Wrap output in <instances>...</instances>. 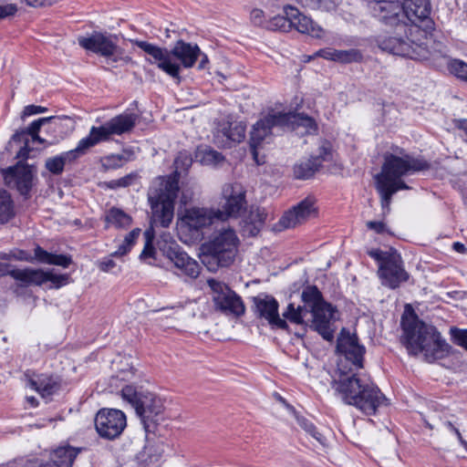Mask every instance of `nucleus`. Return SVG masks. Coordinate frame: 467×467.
<instances>
[{
    "instance_id": "obj_1",
    "label": "nucleus",
    "mask_w": 467,
    "mask_h": 467,
    "mask_svg": "<svg viewBox=\"0 0 467 467\" xmlns=\"http://www.w3.org/2000/svg\"><path fill=\"white\" fill-rule=\"evenodd\" d=\"M303 306L289 304L283 313L285 318L295 324H308L322 337L331 341L334 337L335 308L327 303L316 286H306L301 295Z\"/></svg>"
},
{
    "instance_id": "obj_2",
    "label": "nucleus",
    "mask_w": 467,
    "mask_h": 467,
    "mask_svg": "<svg viewBox=\"0 0 467 467\" xmlns=\"http://www.w3.org/2000/svg\"><path fill=\"white\" fill-rule=\"evenodd\" d=\"M343 361L338 364V377L332 382V389L348 404L357 407L367 415H373L377 410L386 404V398L379 389L368 379L361 378L356 373L344 370Z\"/></svg>"
},
{
    "instance_id": "obj_3",
    "label": "nucleus",
    "mask_w": 467,
    "mask_h": 467,
    "mask_svg": "<svg viewBox=\"0 0 467 467\" xmlns=\"http://www.w3.org/2000/svg\"><path fill=\"white\" fill-rule=\"evenodd\" d=\"M192 163V159L187 151L179 152L174 161L175 172L166 177H157L151 183L148 199L152 211V219L162 227H168L174 213V201L179 192L178 173L187 171Z\"/></svg>"
},
{
    "instance_id": "obj_4",
    "label": "nucleus",
    "mask_w": 467,
    "mask_h": 467,
    "mask_svg": "<svg viewBox=\"0 0 467 467\" xmlns=\"http://www.w3.org/2000/svg\"><path fill=\"white\" fill-rule=\"evenodd\" d=\"M130 42L143 50L148 57L145 60L173 78H180L181 65L185 68L192 67L198 60L201 49L197 44L177 40L171 50L147 41L134 39Z\"/></svg>"
},
{
    "instance_id": "obj_5",
    "label": "nucleus",
    "mask_w": 467,
    "mask_h": 467,
    "mask_svg": "<svg viewBox=\"0 0 467 467\" xmlns=\"http://www.w3.org/2000/svg\"><path fill=\"white\" fill-rule=\"evenodd\" d=\"M429 168L427 161L409 155L402 157L392 153L384 155V163L380 173L377 174L376 188L380 194L382 209L389 210L391 198L400 190L409 189L401 180L405 175Z\"/></svg>"
},
{
    "instance_id": "obj_6",
    "label": "nucleus",
    "mask_w": 467,
    "mask_h": 467,
    "mask_svg": "<svg viewBox=\"0 0 467 467\" xmlns=\"http://www.w3.org/2000/svg\"><path fill=\"white\" fill-rule=\"evenodd\" d=\"M133 127L132 119H111L100 127H92L88 136L80 140L75 149L47 159L45 167L53 174H61L67 163L73 162L98 143L109 140L111 135H121Z\"/></svg>"
},
{
    "instance_id": "obj_7",
    "label": "nucleus",
    "mask_w": 467,
    "mask_h": 467,
    "mask_svg": "<svg viewBox=\"0 0 467 467\" xmlns=\"http://www.w3.org/2000/svg\"><path fill=\"white\" fill-rule=\"evenodd\" d=\"M403 344L410 354L423 353L431 362L443 357L448 345L441 339L440 333L431 326L418 319L417 317H402Z\"/></svg>"
},
{
    "instance_id": "obj_8",
    "label": "nucleus",
    "mask_w": 467,
    "mask_h": 467,
    "mask_svg": "<svg viewBox=\"0 0 467 467\" xmlns=\"http://www.w3.org/2000/svg\"><path fill=\"white\" fill-rule=\"evenodd\" d=\"M424 4L419 0H404L401 5L397 1H380L373 8L374 16L382 23L389 26L406 25V20L414 26L429 18L431 11L430 0H427L425 11L421 7Z\"/></svg>"
},
{
    "instance_id": "obj_9",
    "label": "nucleus",
    "mask_w": 467,
    "mask_h": 467,
    "mask_svg": "<svg viewBox=\"0 0 467 467\" xmlns=\"http://www.w3.org/2000/svg\"><path fill=\"white\" fill-rule=\"evenodd\" d=\"M239 244V238L233 228H221L203 245L205 254L202 263L210 271H215L218 266H229L235 259Z\"/></svg>"
},
{
    "instance_id": "obj_10",
    "label": "nucleus",
    "mask_w": 467,
    "mask_h": 467,
    "mask_svg": "<svg viewBox=\"0 0 467 467\" xmlns=\"http://www.w3.org/2000/svg\"><path fill=\"white\" fill-rule=\"evenodd\" d=\"M121 397L134 408L136 414L143 424L145 431H153L156 418L164 410L163 400L156 394L132 385H127L122 388Z\"/></svg>"
},
{
    "instance_id": "obj_11",
    "label": "nucleus",
    "mask_w": 467,
    "mask_h": 467,
    "mask_svg": "<svg viewBox=\"0 0 467 467\" xmlns=\"http://www.w3.org/2000/svg\"><path fill=\"white\" fill-rule=\"evenodd\" d=\"M78 43L82 48L105 57L107 65L112 67L132 62V58L118 46L116 35L95 31L88 36H78Z\"/></svg>"
},
{
    "instance_id": "obj_12",
    "label": "nucleus",
    "mask_w": 467,
    "mask_h": 467,
    "mask_svg": "<svg viewBox=\"0 0 467 467\" xmlns=\"http://www.w3.org/2000/svg\"><path fill=\"white\" fill-rule=\"evenodd\" d=\"M285 16L277 15L267 20L265 28L272 31L287 32L295 28L299 33L306 34L315 38H322L324 29L310 17L303 15L296 7L286 5L284 6Z\"/></svg>"
},
{
    "instance_id": "obj_13",
    "label": "nucleus",
    "mask_w": 467,
    "mask_h": 467,
    "mask_svg": "<svg viewBox=\"0 0 467 467\" xmlns=\"http://www.w3.org/2000/svg\"><path fill=\"white\" fill-rule=\"evenodd\" d=\"M223 209L215 208L220 222L230 217H238L247 206L246 190L240 182H226L222 186Z\"/></svg>"
},
{
    "instance_id": "obj_14",
    "label": "nucleus",
    "mask_w": 467,
    "mask_h": 467,
    "mask_svg": "<svg viewBox=\"0 0 467 467\" xmlns=\"http://www.w3.org/2000/svg\"><path fill=\"white\" fill-rule=\"evenodd\" d=\"M161 239L162 242L160 241L158 245L165 256L173 263L174 266L179 269L182 274L191 278H196L200 274L199 264L171 240L170 234H163Z\"/></svg>"
},
{
    "instance_id": "obj_15",
    "label": "nucleus",
    "mask_w": 467,
    "mask_h": 467,
    "mask_svg": "<svg viewBox=\"0 0 467 467\" xmlns=\"http://www.w3.org/2000/svg\"><path fill=\"white\" fill-rule=\"evenodd\" d=\"M317 209L316 200L312 196H307L296 205L284 213L279 221L274 225L275 231H284L285 229L296 228L305 223L309 219L316 217Z\"/></svg>"
},
{
    "instance_id": "obj_16",
    "label": "nucleus",
    "mask_w": 467,
    "mask_h": 467,
    "mask_svg": "<svg viewBox=\"0 0 467 467\" xmlns=\"http://www.w3.org/2000/svg\"><path fill=\"white\" fill-rule=\"evenodd\" d=\"M94 422L98 434L107 440L118 438L127 426L126 415L116 409L99 410Z\"/></svg>"
},
{
    "instance_id": "obj_17",
    "label": "nucleus",
    "mask_w": 467,
    "mask_h": 467,
    "mask_svg": "<svg viewBox=\"0 0 467 467\" xmlns=\"http://www.w3.org/2000/svg\"><path fill=\"white\" fill-rule=\"evenodd\" d=\"M287 119H259L253 126L250 133V148L252 155L256 164L265 163V156H260L259 150L264 148L265 144H269L273 140V129L280 127L279 120H286Z\"/></svg>"
},
{
    "instance_id": "obj_18",
    "label": "nucleus",
    "mask_w": 467,
    "mask_h": 467,
    "mask_svg": "<svg viewBox=\"0 0 467 467\" xmlns=\"http://www.w3.org/2000/svg\"><path fill=\"white\" fill-rule=\"evenodd\" d=\"M220 222L215 208L193 206L186 208L179 219V225L192 233H199L203 228Z\"/></svg>"
},
{
    "instance_id": "obj_19",
    "label": "nucleus",
    "mask_w": 467,
    "mask_h": 467,
    "mask_svg": "<svg viewBox=\"0 0 467 467\" xmlns=\"http://www.w3.org/2000/svg\"><path fill=\"white\" fill-rule=\"evenodd\" d=\"M208 285L213 291V299L217 308L226 314L237 317L244 313L245 307L242 298L225 284L210 279L208 280Z\"/></svg>"
},
{
    "instance_id": "obj_20",
    "label": "nucleus",
    "mask_w": 467,
    "mask_h": 467,
    "mask_svg": "<svg viewBox=\"0 0 467 467\" xmlns=\"http://www.w3.org/2000/svg\"><path fill=\"white\" fill-rule=\"evenodd\" d=\"M5 184L16 189L22 195H27L36 180V169L18 161L14 167H9L3 171Z\"/></svg>"
},
{
    "instance_id": "obj_21",
    "label": "nucleus",
    "mask_w": 467,
    "mask_h": 467,
    "mask_svg": "<svg viewBox=\"0 0 467 467\" xmlns=\"http://www.w3.org/2000/svg\"><path fill=\"white\" fill-rule=\"evenodd\" d=\"M379 275L382 285L395 289L400 284L408 281L410 275L404 269L403 261L400 254L392 253L383 259L379 268Z\"/></svg>"
},
{
    "instance_id": "obj_22",
    "label": "nucleus",
    "mask_w": 467,
    "mask_h": 467,
    "mask_svg": "<svg viewBox=\"0 0 467 467\" xmlns=\"http://www.w3.org/2000/svg\"><path fill=\"white\" fill-rule=\"evenodd\" d=\"M246 123L239 119H220L217 123L215 139L223 146L241 142L245 138Z\"/></svg>"
},
{
    "instance_id": "obj_23",
    "label": "nucleus",
    "mask_w": 467,
    "mask_h": 467,
    "mask_svg": "<svg viewBox=\"0 0 467 467\" xmlns=\"http://www.w3.org/2000/svg\"><path fill=\"white\" fill-rule=\"evenodd\" d=\"M9 275L19 282L22 286L41 285L47 281L61 284L66 280L65 275H54L52 272L32 268L17 269L10 267Z\"/></svg>"
},
{
    "instance_id": "obj_24",
    "label": "nucleus",
    "mask_w": 467,
    "mask_h": 467,
    "mask_svg": "<svg viewBox=\"0 0 467 467\" xmlns=\"http://www.w3.org/2000/svg\"><path fill=\"white\" fill-rule=\"evenodd\" d=\"M337 349L344 356L346 362H351L355 369L362 368L365 348L358 344L355 335H350L348 332L346 333L345 330H342L337 339Z\"/></svg>"
},
{
    "instance_id": "obj_25",
    "label": "nucleus",
    "mask_w": 467,
    "mask_h": 467,
    "mask_svg": "<svg viewBox=\"0 0 467 467\" xmlns=\"http://www.w3.org/2000/svg\"><path fill=\"white\" fill-rule=\"evenodd\" d=\"M255 313L261 318L267 320L269 325L278 328L287 327L285 319H282L278 313V303L271 296L260 295L254 298Z\"/></svg>"
},
{
    "instance_id": "obj_26",
    "label": "nucleus",
    "mask_w": 467,
    "mask_h": 467,
    "mask_svg": "<svg viewBox=\"0 0 467 467\" xmlns=\"http://www.w3.org/2000/svg\"><path fill=\"white\" fill-rule=\"evenodd\" d=\"M48 119H38L31 123V125L26 129L21 131L16 132L12 140L14 142H24L25 145L20 148L18 150L16 157L18 159L26 160L30 157V152L32 151V148L30 147V143L44 142L38 135V131L45 120Z\"/></svg>"
},
{
    "instance_id": "obj_27",
    "label": "nucleus",
    "mask_w": 467,
    "mask_h": 467,
    "mask_svg": "<svg viewBox=\"0 0 467 467\" xmlns=\"http://www.w3.org/2000/svg\"><path fill=\"white\" fill-rule=\"evenodd\" d=\"M27 385L34 390L37 391L43 398L57 393L60 389V381L57 377L47 374L36 375L30 378Z\"/></svg>"
},
{
    "instance_id": "obj_28",
    "label": "nucleus",
    "mask_w": 467,
    "mask_h": 467,
    "mask_svg": "<svg viewBox=\"0 0 467 467\" xmlns=\"http://www.w3.org/2000/svg\"><path fill=\"white\" fill-rule=\"evenodd\" d=\"M379 48L390 54L401 57H411L412 47L407 39L396 36L380 37L378 40Z\"/></svg>"
},
{
    "instance_id": "obj_29",
    "label": "nucleus",
    "mask_w": 467,
    "mask_h": 467,
    "mask_svg": "<svg viewBox=\"0 0 467 467\" xmlns=\"http://www.w3.org/2000/svg\"><path fill=\"white\" fill-rule=\"evenodd\" d=\"M279 122L281 128L293 131L300 137L314 134L317 130L315 119H288Z\"/></svg>"
},
{
    "instance_id": "obj_30",
    "label": "nucleus",
    "mask_w": 467,
    "mask_h": 467,
    "mask_svg": "<svg viewBox=\"0 0 467 467\" xmlns=\"http://www.w3.org/2000/svg\"><path fill=\"white\" fill-rule=\"evenodd\" d=\"M80 451V448H74L68 445L58 447L52 452L51 461L56 467H70ZM44 467L53 466L47 464Z\"/></svg>"
},
{
    "instance_id": "obj_31",
    "label": "nucleus",
    "mask_w": 467,
    "mask_h": 467,
    "mask_svg": "<svg viewBox=\"0 0 467 467\" xmlns=\"http://www.w3.org/2000/svg\"><path fill=\"white\" fill-rule=\"evenodd\" d=\"M106 227L127 228L131 223V217L123 210L116 207L110 208L105 215Z\"/></svg>"
},
{
    "instance_id": "obj_32",
    "label": "nucleus",
    "mask_w": 467,
    "mask_h": 467,
    "mask_svg": "<svg viewBox=\"0 0 467 467\" xmlns=\"http://www.w3.org/2000/svg\"><path fill=\"white\" fill-rule=\"evenodd\" d=\"M35 258L41 263H47L63 267H67L71 263V259L69 257L63 254H50L40 246H36L35 249Z\"/></svg>"
},
{
    "instance_id": "obj_33",
    "label": "nucleus",
    "mask_w": 467,
    "mask_h": 467,
    "mask_svg": "<svg viewBox=\"0 0 467 467\" xmlns=\"http://www.w3.org/2000/svg\"><path fill=\"white\" fill-rule=\"evenodd\" d=\"M133 159L130 150H124L121 154H110L100 160L101 166L105 171L115 170L123 166L124 163Z\"/></svg>"
},
{
    "instance_id": "obj_34",
    "label": "nucleus",
    "mask_w": 467,
    "mask_h": 467,
    "mask_svg": "<svg viewBox=\"0 0 467 467\" xmlns=\"http://www.w3.org/2000/svg\"><path fill=\"white\" fill-rule=\"evenodd\" d=\"M319 163L314 161L310 157L307 160L301 161L294 166V175L299 180H307L311 178L319 169Z\"/></svg>"
},
{
    "instance_id": "obj_35",
    "label": "nucleus",
    "mask_w": 467,
    "mask_h": 467,
    "mask_svg": "<svg viewBox=\"0 0 467 467\" xmlns=\"http://www.w3.org/2000/svg\"><path fill=\"white\" fill-rule=\"evenodd\" d=\"M197 160L204 165L217 166L224 161L222 153L210 147L199 148L196 152Z\"/></svg>"
},
{
    "instance_id": "obj_36",
    "label": "nucleus",
    "mask_w": 467,
    "mask_h": 467,
    "mask_svg": "<svg viewBox=\"0 0 467 467\" xmlns=\"http://www.w3.org/2000/svg\"><path fill=\"white\" fill-rule=\"evenodd\" d=\"M268 213L265 208L261 207H253L250 210V213L248 215L247 221L248 223L253 225V229L250 230L251 234H256L261 227L264 225L265 221L267 220Z\"/></svg>"
},
{
    "instance_id": "obj_37",
    "label": "nucleus",
    "mask_w": 467,
    "mask_h": 467,
    "mask_svg": "<svg viewBox=\"0 0 467 467\" xmlns=\"http://www.w3.org/2000/svg\"><path fill=\"white\" fill-rule=\"evenodd\" d=\"M310 157L315 162L317 161L319 163V167H321L324 161H332L333 150L331 143L326 140H319L317 150Z\"/></svg>"
},
{
    "instance_id": "obj_38",
    "label": "nucleus",
    "mask_w": 467,
    "mask_h": 467,
    "mask_svg": "<svg viewBox=\"0 0 467 467\" xmlns=\"http://www.w3.org/2000/svg\"><path fill=\"white\" fill-rule=\"evenodd\" d=\"M11 196L5 190H0V224L6 223L14 216Z\"/></svg>"
},
{
    "instance_id": "obj_39",
    "label": "nucleus",
    "mask_w": 467,
    "mask_h": 467,
    "mask_svg": "<svg viewBox=\"0 0 467 467\" xmlns=\"http://www.w3.org/2000/svg\"><path fill=\"white\" fill-rule=\"evenodd\" d=\"M363 60V55L360 50L351 48L348 50L337 49L336 61L341 64L358 63Z\"/></svg>"
},
{
    "instance_id": "obj_40",
    "label": "nucleus",
    "mask_w": 467,
    "mask_h": 467,
    "mask_svg": "<svg viewBox=\"0 0 467 467\" xmlns=\"http://www.w3.org/2000/svg\"><path fill=\"white\" fill-rule=\"evenodd\" d=\"M140 234V229L135 228L131 232H130L123 241V243L119 246L118 250L112 253L113 256H123L128 254L131 247L134 245L136 240Z\"/></svg>"
},
{
    "instance_id": "obj_41",
    "label": "nucleus",
    "mask_w": 467,
    "mask_h": 467,
    "mask_svg": "<svg viewBox=\"0 0 467 467\" xmlns=\"http://www.w3.org/2000/svg\"><path fill=\"white\" fill-rule=\"evenodd\" d=\"M296 2L312 10L328 12L336 7L335 0H296Z\"/></svg>"
},
{
    "instance_id": "obj_42",
    "label": "nucleus",
    "mask_w": 467,
    "mask_h": 467,
    "mask_svg": "<svg viewBox=\"0 0 467 467\" xmlns=\"http://www.w3.org/2000/svg\"><path fill=\"white\" fill-rule=\"evenodd\" d=\"M447 67L451 75L467 82V63L461 59H450L447 63Z\"/></svg>"
},
{
    "instance_id": "obj_43",
    "label": "nucleus",
    "mask_w": 467,
    "mask_h": 467,
    "mask_svg": "<svg viewBox=\"0 0 467 467\" xmlns=\"http://www.w3.org/2000/svg\"><path fill=\"white\" fill-rule=\"evenodd\" d=\"M297 423L299 426L305 430L307 433H309L315 440H317L320 444H325L324 436L319 433L315 425L307 419L304 417H296Z\"/></svg>"
},
{
    "instance_id": "obj_44",
    "label": "nucleus",
    "mask_w": 467,
    "mask_h": 467,
    "mask_svg": "<svg viewBox=\"0 0 467 467\" xmlns=\"http://www.w3.org/2000/svg\"><path fill=\"white\" fill-rule=\"evenodd\" d=\"M16 260L32 262L34 257L26 251L20 249H13L9 253L0 252V260Z\"/></svg>"
},
{
    "instance_id": "obj_45",
    "label": "nucleus",
    "mask_w": 467,
    "mask_h": 467,
    "mask_svg": "<svg viewBox=\"0 0 467 467\" xmlns=\"http://www.w3.org/2000/svg\"><path fill=\"white\" fill-rule=\"evenodd\" d=\"M138 179V174L131 172L122 178L110 181L108 185L110 189H117L120 187H128L131 185Z\"/></svg>"
},
{
    "instance_id": "obj_46",
    "label": "nucleus",
    "mask_w": 467,
    "mask_h": 467,
    "mask_svg": "<svg viewBox=\"0 0 467 467\" xmlns=\"http://www.w3.org/2000/svg\"><path fill=\"white\" fill-rule=\"evenodd\" d=\"M144 234L146 237V242L140 254V258L151 257L154 254V248L152 246L153 232L151 230H147Z\"/></svg>"
},
{
    "instance_id": "obj_47",
    "label": "nucleus",
    "mask_w": 467,
    "mask_h": 467,
    "mask_svg": "<svg viewBox=\"0 0 467 467\" xmlns=\"http://www.w3.org/2000/svg\"><path fill=\"white\" fill-rule=\"evenodd\" d=\"M250 20L256 26L265 27L267 20L265 18V13L262 9L254 8L250 13Z\"/></svg>"
},
{
    "instance_id": "obj_48",
    "label": "nucleus",
    "mask_w": 467,
    "mask_h": 467,
    "mask_svg": "<svg viewBox=\"0 0 467 467\" xmlns=\"http://www.w3.org/2000/svg\"><path fill=\"white\" fill-rule=\"evenodd\" d=\"M451 334L455 343L467 350V329L454 328Z\"/></svg>"
},
{
    "instance_id": "obj_49",
    "label": "nucleus",
    "mask_w": 467,
    "mask_h": 467,
    "mask_svg": "<svg viewBox=\"0 0 467 467\" xmlns=\"http://www.w3.org/2000/svg\"><path fill=\"white\" fill-rule=\"evenodd\" d=\"M48 112L49 110L46 107L38 105H28L24 108L21 117H30L33 115L44 114Z\"/></svg>"
},
{
    "instance_id": "obj_50",
    "label": "nucleus",
    "mask_w": 467,
    "mask_h": 467,
    "mask_svg": "<svg viewBox=\"0 0 467 467\" xmlns=\"http://www.w3.org/2000/svg\"><path fill=\"white\" fill-rule=\"evenodd\" d=\"M17 12L16 4L0 5V20L14 16Z\"/></svg>"
},
{
    "instance_id": "obj_51",
    "label": "nucleus",
    "mask_w": 467,
    "mask_h": 467,
    "mask_svg": "<svg viewBox=\"0 0 467 467\" xmlns=\"http://www.w3.org/2000/svg\"><path fill=\"white\" fill-rule=\"evenodd\" d=\"M337 49L332 47H325L317 50L315 53L316 57H322L327 60L336 61Z\"/></svg>"
},
{
    "instance_id": "obj_52",
    "label": "nucleus",
    "mask_w": 467,
    "mask_h": 467,
    "mask_svg": "<svg viewBox=\"0 0 467 467\" xmlns=\"http://www.w3.org/2000/svg\"><path fill=\"white\" fill-rule=\"evenodd\" d=\"M266 117H308L305 113H296V112H284V111H277L273 113H268Z\"/></svg>"
},
{
    "instance_id": "obj_53",
    "label": "nucleus",
    "mask_w": 467,
    "mask_h": 467,
    "mask_svg": "<svg viewBox=\"0 0 467 467\" xmlns=\"http://www.w3.org/2000/svg\"><path fill=\"white\" fill-rule=\"evenodd\" d=\"M367 227L377 234H381L385 231V224L382 222L369 221L367 223Z\"/></svg>"
},
{
    "instance_id": "obj_54",
    "label": "nucleus",
    "mask_w": 467,
    "mask_h": 467,
    "mask_svg": "<svg viewBox=\"0 0 467 467\" xmlns=\"http://www.w3.org/2000/svg\"><path fill=\"white\" fill-rule=\"evenodd\" d=\"M445 426L451 431H452L453 433H455V435L457 436V439L459 440V441L461 442V444H462L463 446H467V442L463 440L460 431L458 428H456L451 421H446L445 422Z\"/></svg>"
},
{
    "instance_id": "obj_55",
    "label": "nucleus",
    "mask_w": 467,
    "mask_h": 467,
    "mask_svg": "<svg viewBox=\"0 0 467 467\" xmlns=\"http://www.w3.org/2000/svg\"><path fill=\"white\" fill-rule=\"evenodd\" d=\"M198 58H200L198 69L202 70L207 68L210 63L208 56L201 51L200 55H198Z\"/></svg>"
},
{
    "instance_id": "obj_56",
    "label": "nucleus",
    "mask_w": 467,
    "mask_h": 467,
    "mask_svg": "<svg viewBox=\"0 0 467 467\" xmlns=\"http://www.w3.org/2000/svg\"><path fill=\"white\" fill-rule=\"evenodd\" d=\"M115 266V262L111 259H105L100 264V268L103 271H110Z\"/></svg>"
},
{
    "instance_id": "obj_57",
    "label": "nucleus",
    "mask_w": 467,
    "mask_h": 467,
    "mask_svg": "<svg viewBox=\"0 0 467 467\" xmlns=\"http://www.w3.org/2000/svg\"><path fill=\"white\" fill-rule=\"evenodd\" d=\"M10 267L9 264L0 262V277L9 275Z\"/></svg>"
},
{
    "instance_id": "obj_58",
    "label": "nucleus",
    "mask_w": 467,
    "mask_h": 467,
    "mask_svg": "<svg viewBox=\"0 0 467 467\" xmlns=\"http://www.w3.org/2000/svg\"><path fill=\"white\" fill-rule=\"evenodd\" d=\"M369 254L375 259L379 260L380 264L383 262L384 258L388 257V254H383V253L379 250L371 251Z\"/></svg>"
},
{
    "instance_id": "obj_59",
    "label": "nucleus",
    "mask_w": 467,
    "mask_h": 467,
    "mask_svg": "<svg viewBox=\"0 0 467 467\" xmlns=\"http://www.w3.org/2000/svg\"><path fill=\"white\" fill-rule=\"evenodd\" d=\"M452 247L458 253H462H462H464L466 251V248H465L464 244H462V243H459V242L454 243Z\"/></svg>"
},
{
    "instance_id": "obj_60",
    "label": "nucleus",
    "mask_w": 467,
    "mask_h": 467,
    "mask_svg": "<svg viewBox=\"0 0 467 467\" xmlns=\"http://www.w3.org/2000/svg\"><path fill=\"white\" fill-rule=\"evenodd\" d=\"M456 125L467 134V119H459Z\"/></svg>"
},
{
    "instance_id": "obj_61",
    "label": "nucleus",
    "mask_w": 467,
    "mask_h": 467,
    "mask_svg": "<svg viewBox=\"0 0 467 467\" xmlns=\"http://www.w3.org/2000/svg\"><path fill=\"white\" fill-rule=\"evenodd\" d=\"M26 400L32 407H36L38 404L37 400L33 396L26 397Z\"/></svg>"
},
{
    "instance_id": "obj_62",
    "label": "nucleus",
    "mask_w": 467,
    "mask_h": 467,
    "mask_svg": "<svg viewBox=\"0 0 467 467\" xmlns=\"http://www.w3.org/2000/svg\"><path fill=\"white\" fill-rule=\"evenodd\" d=\"M117 117H125V118H128V117H137V116H136L135 114H131V113H130V114H128V113H126V114H124V115L119 114V115H118Z\"/></svg>"
},
{
    "instance_id": "obj_63",
    "label": "nucleus",
    "mask_w": 467,
    "mask_h": 467,
    "mask_svg": "<svg viewBox=\"0 0 467 467\" xmlns=\"http://www.w3.org/2000/svg\"><path fill=\"white\" fill-rule=\"evenodd\" d=\"M419 1L421 3V5L424 4V6L421 7V8H422V10L425 11V6H426V4H427V0H419Z\"/></svg>"
}]
</instances>
